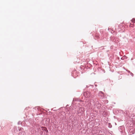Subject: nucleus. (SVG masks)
<instances>
[{
  "label": "nucleus",
  "instance_id": "3",
  "mask_svg": "<svg viewBox=\"0 0 135 135\" xmlns=\"http://www.w3.org/2000/svg\"><path fill=\"white\" fill-rule=\"evenodd\" d=\"M132 22L133 23H134L135 21V19L134 18H133L131 20Z\"/></svg>",
  "mask_w": 135,
  "mask_h": 135
},
{
  "label": "nucleus",
  "instance_id": "4",
  "mask_svg": "<svg viewBox=\"0 0 135 135\" xmlns=\"http://www.w3.org/2000/svg\"><path fill=\"white\" fill-rule=\"evenodd\" d=\"M130 26L131 27H133L134 26V25L133 24H131L130 25Z\"/></svg>",
  "mask_w": 135,
  "mask_h": 135
},
{
  "label": "nucleus",
  "instance_id": "1",
  "mask_svg": "<svg viewBox=\"0 0 135 135\" xmlns=\"http://www.w3.org/2000/svg\"><path fill=\"white\" fill-rule=\"evenodd\" d=\"M90 93L89 92H85L83 93V95L84 96L86 97H88Z\"/></svg>",
  "mask_w": 135,
  "mask_h": 135
},
{
  "label": "nucleus",
  "instance_id": "2",
  "mask_svg": "<svg viewBox=\"0 0 135 135\" xmlns=\"http://www.w3.org/2000/svg\"><path fill=\"white\" fill-rule=\"evenodd\" d=\"M25 133L24 132H22L19 133V135H25Z\"/></svg>",
  "mask_w": 135,
  "mask_h": 135
},
{
  "label": "nucleus",
  "instance_id": "5",
  "mask_svg": "<svg viewBox=\"0 0 135 135\" xmlns=\"http://www.w3.org/2000/svg\"><path fill=\"white\" fill-rule=\"evenodd\" d=\"M43 132H44V133H45V132L46 133V134H47V131L45 130V131H44Z\"/></svg>",
  "mask_w": 135,
  "mask_h": 135
},
{
  "label": "nucleus",
  "instance_id": "6",
  "mask_svg": "<svg viewBox=\"0 0 135 135\" xmlns=\"http://www.w3.org/2000/svg\"><path fill=\"white\" fill-rule=\"evenodd\" d=\"M105 113H105V112H104L103 113V114H105Z\"/></svg>",
  "mask_w": 135,
  "mask_h": 135
}]
</instances>
